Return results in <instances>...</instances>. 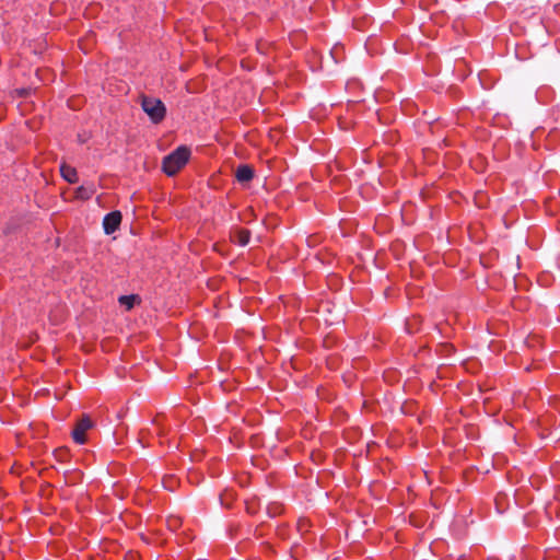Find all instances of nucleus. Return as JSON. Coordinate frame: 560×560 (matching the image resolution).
I'll use <instances>...</instances> for the list:
<instances>
[{
	"label": "nucleus",
	"instance_id": "nucleus-7",
	"mask_svg": "<svg viewBox=\"0 0 560 560\" xmlns=\"http://www.w3.org/2000/svg\"><path fill=\"white\" fill-rule=\"evenodd\" d=\"M96 189L94 184L82 185L77 188L75 197L79 199L88 200L93 197Z\"/></svg>",
	"mask_w": 560,
	"mask_h": 560
},
{
	"label": "nucleus",
	"instance_id": "nucleus-1",
	"mask_svg": "<svg viewBox=\"0 0 560 560\" xmlns=\"http://www.w3.org/2000/svg\"><path fill=\"white\" fill-rule=\"evenodd\" d=\"M189 156L190 151L187 147H178L163 159L162 168L164 173L168 176L175 175L182 167L186 165Z\"/></svg>",
	"mask_w": 560,
	"mask_h": 560
},
{
	"label": "nucleus",
	"instance_id": "nucleus-9",
	"mask_svg": "<svg viewBox=\"0 0 560 560\" xmlns=\"http://www.w3.org/2000/svg\"><path fill=\"white\" fill-rule=\"evenodd\" d=\"M250 233L247 230H241L237 233V242L240 245L245 246L249 243Z\"/></svg>",
	"mask_w": 560,
	"mask_h": 560
},
{
	"label": "nucleus",
	"instance_id": "nucleus-8",
	"mask_svg": "<svg viewBox=\"0 0 560 560\" xmlns=\"http://www.w3.org/2000/svg\"><path fill=\"white\" fill-rule=\"evenodd\" d=\"M137 299H138L137 295H133V294H131V295H121V296H119L118 302H119L120 305L125 306L126 310L129 311V310H131L133 307L135 302H136Z\"/></svg>",
	"mask_w": 560,
	"mask_h": 560
},
{
	"label": "nucleus",
	"instance_id": "nucleus-5",
	"mask_svg": "<svg viewBox=\"0 0 560 560\" xmlns=\"http://www.w3.org/2000/svg\"><path fill=\"white\" fill-rule=\"evenodd\" d=\"M235 177L240 183H248L254 178V170L249 165H240Z\"/></svg>",
	"mask_w": 560,
	"mask_h": 560
},
{
	"label": "nucleus",
	"instance_id": "nucleus-2",
	"mask_svg": "<svg viewBox=\"0 0 560 560\" xmlns=\"http://www.w3.org/2000/svg\"><path fill=\"white\" fill-rule=\"evenodd\" d=\"M141 107L153 124L161 122L165 117V105L159 98L143 95L141 97Z\"/></svg>",
	"mask_w": 560,
	"mask_h": 560
},
{
	"label": "nucleus",
	"instance_id": "nucleus-3",
	"mask_svg": "<svg viewBox=\"0 0 560 560\" xmlns=\"http://www.w3.org/2000/svg\"><path fill=\"white\" fill-rule=\"evenodd\" d=\"M92 428V421L88 417H83L75 424L72 431V439L77 444H84L85 432Z\"/></svg>",
	"mask_w": 560,
	"mask_h": 560
},
{
	"label": "nucleus",
	"instance_id": "nucleus-6",
	"mask_svg": "<svg viewBox=\"0 0 560 560\" xmlns=\"http://www.w3.org/2000/svg\"><path fill=\"white\" fill-rule=\"evenodd\" d=\"M60 173L65 180H67L70 184H74L78 182V173L77 170L72 166H69L67 164L60 165Z\"/></svg>",
	"mask_w": 560,
	"mask_h": 560
},
{
	"label": "nucleus",
	"instance_id": "nucleus-12",
	"mask_svg": "<svg viewBox=\"0 0 560 560\" xmlns=\"http://www.w3.org/2000/svg\"><path fill=\"white\" fill-rule=\"evenodd\" d=\"M176 521H177L178 523H183V520H182V518H176Z\"/></svg>",
	"mask_w": 560,
	"mask_h": 560
},
{
	"label": "nucleus",
	"instance_id": "nucleus-10",
	"mask_svg": "<svg viewBox=\"0 0 560 560\" xmlns=\"http://www.w3.org/2000/svg\"><path fill=\"white\" fill-rule=\"evenodd\" d=\"M141 538H142L143 540H145L147 542H150V541H149V539H148V537H147L144 534H141Z\"/></svg>",
	"mask_w": 560,
	"mask_h": 560
},
{
	"label": "nucleus",
	"instance_id": "nucleus-11",
	"mask_svg": "<svg viewBox=\"0 0 560 560\" xmlns=\"http://www.w3.org/2000/svg\"><path fill=\"white\" fill-rule=\"evenodd\" d=\"M225 495H226V494H221V497H220V500H221V503H222V504H224V497H225Z\"/></svg>",
	"mask_w": 560,
	"mask_h": 560
},
{
	"label": "nucleus",
	"instance_id": "nucleus-4",
	"mask_svg": "<svg viewBox=\"0 0 560 560\" xmlns=\"http://www.w3.org/2000/svg\"><path fill=\"white\" fill-rule=\"evenodd\" d=\"M121 222V213L119 211H112L103 219L104 232L109 235L116 232Z\"/></svg>",
	"mask_w": 560,
	"mask_h": 560
}]
</instances>
